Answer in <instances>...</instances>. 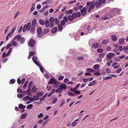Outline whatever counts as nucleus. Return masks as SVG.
<instances>
[{"instance_id": "nucleus-48", "label": "nucleus", "mask_w": 128, "mask_h": 128, "mask_svg": "<svg viewBox=\"0 0 128 128\" xmlns=\"http://www.w3.org/2000/svg\"><path fill=\"white\" fill-rule=\"evenodd\" d=\"M54 21L55 23L56 24H57L59 22L57 18H55Z\"/></svg>"}, {"instance_id": "nucleus-9", "label": "nucleus", "mask_w": 128, "mask_h": 128, "mask_svg": "<svg viewBox=\"0 0 128 128\" xmlns=\"http://www.w3.org/2000/svg\"><path fill=\"white\" fill-rule=\"evenodd\" d=\"M92 48H93L95 49L99 47V44L97 43H94L92 44Z\"/></svg>"}, {"instance_id": "nucleus-55", "label": "nucleus", "mask_w": 128, "mask_h": 128, "mask_svg": "<svg viewBox=\"0 0 128 128\" xmlns=\"http://www.w3.org/2000/svg\"><path fill=\"white\" fill-rule=\"evenodd\" d=\"M49 31V30L48 29H45L44 30V33L47 34L48 32Z\"/></svg>"}, {"instance_id": "nucleus-22", "label": "nucleus", "mask_w": 128, "mask_h": 128, "mask_svg": "<svg viewBox=\"0 0 128 128\" xmlns=\"http://www.w3.org/2000/svg\"><path fill=\"white\" fill-rule=\"evenodd\" d=\"M99 68V66L97 64H96L94 65L93 66L94 68L96 70H97Z\"/></svg>"}, {"instance_id": "nucleus-26", "label": "nucleus", "mask_w": 128, "mask_h": 128, "mask_svg": "<svg viewBox=\"0 0 128 128\" xmlns=\"http://www.w3.org/2000/svg\"><path fill=\"white\" fill-rule=\"evenodd\" d=\"M98 2H100L101 4L102 5V4H104L106 2V0H98Z\"/></svg>"}, {"instance_id": "nucleus-19", "label": "nucleus", "mask_w": 128, "mask_h": 128, "mask_svg": "<svg viewBox=\"0 0 128 128\" xmlns=\"http://www.w3.org/2000/svg\"><path fill=\"white\" fill-rule=\"evenodd\" d=\"M22 38L20 34L18 35L16 37V38L18 42H20V40Z\"/></svg>"}, {"instance_id": "nucleus-52", "label": "nucleus", "mask_w": 128, "mask_h": 128, "mask_svg": "<svg viewBox=\"0 0 128 128\" xmlns=\"http://www.w3.org/2000/svg\"><path fill=\"white\" fill-rule=\"evenodd\" d=\"M42 32V30L41 28H38L37 29V32Z\"/></svg>"}, {"instance_id": "nucleus-7", "label": "nucleus", "mask_w": 128, "mask_h": 128, "mask_svg": "<svg viewBox=\"0 0 128 128\" xmlns=\"http://www.w3.org/2000/svg\"><path fill=\"white\" fill-rule=\"evenodd\" d=\"M115 54L113 53H109L107 55L106 58L109 59H112L114 56Z\"/></svg>"}, {"instance_id": "nucleus-18", "label": "nucleus", "mask_w": 128, "mask_h": 128, "mask_svg": "<svg viewBox=\"0 0 128 128\" xmlns=\"http://www.w3.org/2000/svg\"><path fill=\"white\" fill-rule=\"evenodd\" d=\"M109 41L108 40L106 39V40H104L102 42V43L103 44H108Z\"/></svg>"}, {"instance_id": "nucleus-50", "label": "nucleus", "mask_w": 128, "mask_h": 128, "mask_svg": "<svg viewBox=\"0 0 128 128\" xmlns=\"http://www.w3.org/2000/svg\"><path fill=\"white\" fill-rule=\"evenodd\" d=\"M28 81H26L24 84V85L23 86L24 88H25L26 87V85L28 84Z\"/></svg>"}, {"instance_id": "nucleus-12", "label": "nucleus", "mask_w": 128, "mask_h": 128, "mask_svg": "<svg viewBox=\"0 0 128 128\" xmlns=\"http://www.w3.org/2000/svg\"><path fill=\"white\" fill-rule=\"evenodd\" d=\"M96 83V80H93L92 82H90L88 85V86H93Z\"/></svg>"}, {"instance_id": "nucleus-14", "label": "nucleus", "mask_w": 128, "mask_h": 128, "mask_svg": "<svg viewBox=\"0 0 128 128\" xmlns=\"http://www.w3.org/2000/svg\"><path fill=\"white\" fill-rule=\"evenodd\" d=\"M39 22L40 24L42 25H44V20L41 19L39 20Z\"/></svg>"}, {"instance_id": "nucleus-1", "label": "nucleus", "mask_w": 128, "mask_h": 128, "mask_svg": "<svg viewBox=\"0 0 128 128\" xmlns=\"http://www.w3.org/2000/svg\"><path fill=\"white\" fill-rule=\"evenodd\" d=\"M86 4L87 7L88 8V12H90L94 8L95 6L96 8H98L100 6H102L98 0H94L91 2H88L86 3Z\"/></svg>"}, {"instance_id": "nucleus-4", "label": "nucleus", "mask_w": 128, "mask_h": 128, "mask_svg": "<svg viewBox=\"0 0 128 128\" xmlns=\"http://www.w3.org/2000/svg\"><path fill=\"white\" fill-rule=\"evenodd\" d=\"M66 87V85L64 84H62L60 86V88L56 91V93L58 92L59 93H60L61 92L63 91V89H65Z\"/></svg>"}, {"instance_id": "nucleus-21", "label": "nucleus", "mask_w": 128, "mask_h": 128, "mask_svg": "<svg viewBox=\"0 0 128 128\" xmlns=\"http://www.w3.org/2000/svg\"><path fill=\"white\" fill-rule=\"evenodd\" d=\"M112 40L113 41H116L117 39V38L116 36L114 35H113L111 37Z\"/></svg>"}, {"instance_id": "nucleus-5", "label": "nucleus", "mask_w": 128, "mask_h": 128, "mask_svg": "<svg viewBox=\"0 0 128 128\" xmlns=\"http://www.w3.org/2000/svg\"><path fill=\"white\" fill-rule=\"evenodd\" d=\"M87 4L85 7H84L83 8L81 9L80 10V12L81 15L82 16H84L86 14V8L87 9V11H88V8L87 6Z\"/></svg>"}, {"instance_id": "nucleus-53", "label": "nucleus", "mask_w": 128, "mask_h": 128, "mask_svg": "<svg viewBox=\"0 0 128 128\" xmlns=\"http://www.w3.org/2000/svg\"><path fill=\"white\" fill-rule=\"evenodd\" d=\"M87 71L89 72H92L94 71V70H92L90 68H88L86 69Z\"/></svg>"}, {"instance_id": "nucleus-11", "label": "nucleus", "mask_w": 128, "mask_h": 128, "mask_svg": "<svg viewBox=\"0 0 128 128\" xmlns=\"http://www.w3.org/2000/svg\"><path fill=\"white\" fill-rule=\"evenodd\" d=\"M57 27H55L52 29L51 31L52 33H55L57 31Z\"/></svg>"}, {"instance_id": "nucleus-13", "label": "nucleus", "mask_w": 128, "mask_h": 128, "mask_svg": "<svg viewBox=\"0 0 128 128\" xmlns=\"http://www.w3.org/2000/svg\"><path fill=\"white\" fill-rule=\"evenodd\" d=\"M26 106H23L22 104H20L19 106V108L21 109H24L26 108Z\"/></svg>"}, {"instance_id": "nucleus-63", "label": "nucleus", "mask_w": 128, "mask_h": 128, "mask_svg": "<svg viewBox=\"0 0 128 128\" xmlns=\"http://www.w3.org/2000/svg\"><path fill=\"white\" fill-rule=\"evenodd\" d=\"M61 24L62 25L64 26L65 25V22L64 20H62L61 22Z\"/></svg>"}, {"instance_id": "nucleus-20", "label": "nucleus", "mask_w": 128, "mask_h": 128, "mask_svg": "<svg viewBox=\"0 0 128 128\" xmlns=\"http://www.w3.org/2000/svg\"><path fill=\"white\" fill-rule=\"evenodd\" d=\"M37 90V88L36 87H33L32 90H31V91L32 92V93H34Z\"/></svg>"}, {"instance_id": "nucleus-58", "label": "nucleus", "mask_w": 128, "mask_h": 128, "mask_svg": "<svg viewBox=\"0 0 128 128\" xmlns=\"http://www.w3.org/2000/svg\"><path fill=\"white\" fill-rule=\"evenodd\" d=\"M29 54H30V55L32 56L35 54V52H30Z\"/></svg>"}, {"instance_id": "nucleus-47", "label": "nucleus", "mask_w": 128, "mask_h": 128, "mask_svg": "<svg viewBox=\"0 0 128 128\" xmlns=\"http://www.w3.org/2000/svg\"><path fill=\"white\" fill-rule=\"evenodd\" d=\"M64 78V76H59L58 78V79L59 80H62Z\"/></svg>"}, {"instance_id": "nucleus-59", "label": "nucleus", "mask_w": 128, "mask_h": 128, "mask_svg": "<svg viewBox=\"0 0 128 128\" xmlns=\"http://www.w3.org/2000/svg\"><path fill=\"white\" fill-rule=\"evenodd\" d=\"M101 74L100 72H96L94 73V75L96 76H100Z\"/></svg>"}, {"instance_id": "nucleus-25", "label": "nucleus", "mask_w": 128, "mask_h": 128, "mask_svg": "<svg viewBox=\"0 0 128 128\" xmlns=\"http://www.w3.org/2000/svg\"><path fill=\"white\" fill-rule=\"evenodd\" d=\"M12 50V48H9V50L8 51L7 53L6 56H8L10 54V52H11Z\"/></svg>"}, {"instance_id": "nucleus-31", "label": "nucleus", "mask_w": 128, "mask_h": 128, "mask_svg": "<svg viewBox=\"0 0 128 128\" xmlns=\"http://www.w3.org/2000/svg\"><path fill=\"white\" fill-rule=\"evenodd\" d=\"M36 21V19L34 18L32 22V26H34L35 24Z\"/></svg>"}, {"instance_id": "nucleus-60", "label": "nucleus", "mask_w": 128, "mask_h": 128, "mask_svg": "<svg viewBox=\"0 0 128 128\" xmlns=\"http://www.w3.org/2000/svg\"><path fill=\"white\" fill-rule=\"evenodd\" d=\"M43 121V120H40L38 121L37 124H40L42 123Z\"/></svg>"}, {"instance_id": "nucleus-29", "label": "nucleus", "mask_w": 128, "mask_h": 128, "mask_svg": "<svg viewBox=\"0 0 128 128\" xmlns=\"http://www.w3.org/2000/svg\"><path fill=\"white\" fill-rule=\"evenodd\" d=\"M30 88H28V89L25 92V93H26L28 95H30Z\"/></svg>"}, {"instance_id": "nucleus-33", "label": "nucleus", "mask_w": 128, "mask_h": 128, "mask_svg": "<svg viewBox=\"0 0 128 128\" xmlns=\"http://www.w3.org/2000/svg\"><path fill=\"white\" fill-rule=\"evenodd\" d=\"M58 28L59 30H62V25L60 24H58Z\"/></svg>"}, {"instance_id": "nucleus-56", "label": "nucleus", "mask_w": 128, "mask_h": 128, "mask_svg": "<svg viewBox=\"0 0 128 128\" xmlns=\"http://www.w3.org/2000/svg\"><path fill=\"white\" fill-rule=\"evenodd\" d=\"M29 96H26L23 98V100L24 101H26L28 100Z\"/></svg>"}, {"instance_id": "nucleus-64", "label": "nucleus", "mask_w": 128, "mask_h": 128, "mask_svg": "<svg viewBox=\"0 0 128 128\" xmlns=\"http://www.w3.org/2000/svg\"><path fill=\"white\" fill-rule=\"evenodd\" d=\"M46 88L48 90H49L51 89L52 87L50 86H47Z\"/></svg>"}, {"instance_id": "nucleus-49", "label": "nucleus", "mask_w": 128, "mask_h": 128, "mask_svg": "<svg viewBox=\"0 0 128 128\" xmlns=\"http://www.w3.org/2000/svg\"><path fill=\"white\" fill-rule=\"evenodd\" d=\"M46 96V94L44 95L43 96L41 97V98H40V101H43V100L45 99V97Z\"/></svg>"}, {"instance_id": "nucleus-2", "label": "nucleus", "mask_w": 128, "mask_h": 128, "mask_svg": "<svg viewBox=\"0 0 128 128\" xmlns=\"http://www.w3.org/2000/svg\"><path fill=\"white\" fill-rule=\"evenodd\" d=\"M59 84V82L57 81L56 80L53 78H51L48 82L49 84H52L56 86H57Z\"/></svg>"}, {"instance_id": "nucleus-46", "label": "nucleus", "mask_w": 128, "mask_h": 128, "mask_svg": "<svg viewBox=\"0 0 128 128\" xmlns=\"http://www.w3.org/2000/svg\"><path fill=\"white\" fill-rule=\"evenodd\" d=\"M25 41V39L24 38H22L20 40V41L21 44H23L24 43Z\"/></svg>"}, {"instance_id": "nucleus-54", "label": "nucleus", "mask_w": 128, "mask_h": 128, "mask_svg": "<svg viewBox=\"0 0 128 128\" xmlns=\"http://www.w3.org/2000/svg\"><path fill=\"white\" fill-rule=\"evenodd\" d=\"M76 17H79L81 16V14L80 12H76Z\"/></svg>"}, {"instance_id": "nucleus-40", "label": "nucleus", "mask_w": 128, "mask_h": 128, "mask_svg": "<svg viewBox=\"0 0 128 128\" xmlns=\"http://www.w3.org/2000/svg\"><path fill=\"white\" fill-rule=\"evenodd\" d=\"M54 19L53 17H51L50 18L49 20L50 22L53 23L54 21Z\"/></svg>"}, {"instance_id": "nucleus-27", "label": "nucleus", "mask_w": 128, "mask_h": 128, "mask_svg": "<svg viewBox=\"0 0 128 128\" xmlns=\"http://www.w3.org/2000/svg\"><path fill=\"white\" fill-rule=\"evenodd\" d=\"M84 58L83 56H79L78 57L77 59L79 60H83L84 59Z\"/></svg>"}, {"instance_id": "nucleus-38", "label": "nucleus", "mask_w": 128, "mask_h": 128, "mask_svg": "<svg viewBox=\"0 0 128 128\" xmlns=\"http://www.w3.org/2000/svg\"><path fill=\"white\" fill-rule=\"evenodd\" d=\"M52 90V91L48 95V96H50L52 94L54 93V92H55L54 90Z\"/></svg>"}, {"instance_id": "nucleus-6", "label": "nucleus", "mask_w": 128, "mask_h": 128, "mask_svg": "<svg viewBox=\"0 0 128 128\" xmlns=\"http://www.w3.org/2000/svg\"><path fill=\"white\" fill-rule=\"evenodd\" d=\"M36 44L35 41L33 39H30L29 42H28V44L29 47L32 48L34 47Z\"/></svg>"}, {"instance_id": "nucleus-35", "label": "nucleus", "mask_w": 128, "mask_h": 128, "mask_svg": "<svg viewBox=\"0 0 128 128\" xmlns=\"http://www.w3.org/2000/svg\"><path fill=\"white\" fill-rule=\"evenodd\" d=\"M34 62L38 66H40V64L37 61H34Z\"/></svg>"}, {"instance_id": "nucleus-41", "label": "nucleus", "mask_w": 128, "mask_h": 128, "mask_svg": "<svg viewBox=\"0 0 128 128\" xmlns=\"http://www.w3.org/2000/svg\"><path fill=\"white\" fill-rule=\"evenodd\" d=\"M112 78V77L110 76H107L104 78L103 79V80H106L111 79Z\"/></svg>"}, {"instance_id": "nucleus-16", "label": "nucleus", "mask_w": 128, "mask_h": 128, "mask_svg": "<svg viewBox=\"0 0 128 128\" xmlns=\"http://www.w3.org/2000/svg\"><path fill=\"white\" fill-rule=\"evenodd\" d=\"M124 38H121L119 40V42L121 44H124Z\"/></svg>"}, {"instance_id": "nucleus-24", "label": "nucleus", "mask_w": 128, "mask_h": 128, "mask_svg": "<svg viewBox=\"0 0 128 128\" xmlns=\"http://www.w3.org/2000/svg\"><path fill=\"white\" fill-rule=\"evenodd\" d=\"M35 6V4L34 3L32 5V7L30 10V11L32 12L34 9V6Z\"/></svg>"}, {"instance_id": "nucleus-23", "label": "nucleus", "mask_w": 128, "mask_h": 128, "mask_svg": "<svg viewBox=\"0 0 128 128\" xmlns=\"http://www.w3.org/2000/svg\"><path fill=\"white\" fill-rule=\"evenodd\" d=\"M34 100H40L39 99V96H38L36 95L33 96Z\"/></svg>"}, {"instance_id": "nucleus-28", "label": "nucleus", "mask_w": 128, "mask_h": 128, "mask_svg": "<svg viewBox=\"0 0 128 128\" xmlns=\"http://www.w3.org/2000/svg\"><path fill=\"white\" fill-rule=\"evenodd\" d=\"M11 42L12 43V45L14 46H17V42L16 41H11Z\"/></svg>"}, {"instance_id": "nucleus-51", "label": "nucleus", "mask_w": 128, "mask_h": 128, "mask_svg": "<svg viewBox=\"0 0 128 128\" xmlns=\"http://www.w3.org/2000/svg\"><path fill=\"white\" fill-rule=\"evenodd\" d=\"M33 82L32 81H30L29 84L28 85V88H30V87L31 86L32 84V83Z\"/></svg>"}, {"instance_id": "nucleus-32", "label": "nucleus", "mask_w": 128, "mask_h": 128, "mask_svg": "<svg viewBox=\"0 0 128 128\" xmlns=\"http://www.w3.org/2000/svg\"><path fill=\"white\" fill-rule=\"evenodd\" d=\"M104 54L103 53H100L98 54L99 57L100 58H102L104 57Z\"/></svg>"}, {"instance_id": "nucleus-43", "label": "nucleus", "mask_w": 128, "mask_h": 128, "mask_svg": "<svg viewBox=\"0 0 128 128\" xmlns=\"http://www.w3.org/2000/svg\"><path fill=\"white\" fill-rule=\"evenodd\" d=\"M103 51V50L102 48H99L97 50V52L98 53L102 52Z\"/></svg>"}, {"instance_id": "nucleus-61", "label": "nucleus", "mask_w": 128, "mask_h": 128, "mask_svg": "<svg viewBox=\"0 0 128 128\" xmlns=\"http://www.w3.org/2000/svg\"><path fill=\"white\" fill-rule=\"evenodd\" d=\"M32 59L34 62V60L36 61V60L37 59V58L36 56H34L32 57Z\"/></svg>"}, {"instance_id": "nucleus-36", "label": "nucleus", "mask_w": 128, "mask_h": 128, "mask_svg": "<svg viewBox=\"0 0 128 128\" xmlns=\"http://www.w3.org/2000/svg\"><path fill=\"white\" fill-rule=\"evenodd\" d=\"M12 46V44L9 43L6 46V49H8V48L10 47H11Z\"/></svg>"}, {"instance_id": "nucleus-37", "label": "nucleus", "mask_w": 128, "mask_h": 128, "mask_svg": "<svg viewBox=\"0 0 128 128\" xmlns=\"http://www.w3.org/2000/svg\"><path fill=\"white\" fill-rule=\"evenodd\" d=\"M33 107V105L32 104H30L28 105L27 106V108L30 109L32 108Z\"/></svg>"}, {"instance_id": "nucleus-39", "label": "nucleus", "mask_w": 128, "mask_h": 128, "mask_svg": "<svg viewBox=\"0 0 128 128\" xmlns=\"http://www.w3.org/2000/svg\"><path fill=\"white\" fill-rule=\"evenodd\" d=\"M72 16L73 17V18H74V19H75L76 18V13H73L72 14Z\"/></svg>"}, {"instance_id": "nucleus-3", "label": "nucleus", "mask_w": 128, "mask_h": 128, "mask_svg": "<svg viewBox=\"0 0 128 128\" xmlns=\"http://www.w3.org/2000/svg\"><path fill=\"white\" fill-rule=\"evenodd\" d=\"M31 26V24L30 22H28L27 24L24 25L22 29L23 31L25 32L26 30L28 31L30 30Z\"/></svg>"}, {"instance_id": "nucleus-17", "label": "nucleus", "mask_w": 128, "mask_h": 128, "mask_svg": "<svg viewBox=\"0 0 128 128\" xmlns=\"http://www.w3.org/2000/svg\"><path fill=\"white\" fill-rule=\"evenodd\" d=\"M68 18L69 20L70 21H72L74 19L72 16L71 15H69L68 16Z\"/></svg>"}, {"instance_id": "nucleus-45", "label": "nucleus", "mask_w": 128, "mask_h": 128, "mask_svg": "<svg viewBox=\"0 0 128 128\" xmlns=\"http://www.w3.org/2000/svg\"><path fill=\"white\" fill-rule=\"evenodd\" d=\"M65 102L64 100H62V103L61 104H60V105L59 107H60L61 106H62L63 105L65 104Z\"/></svg>"}, {"instance_id": "nucleus-62", "label": "nucleus", "mask_w": 128, "mask_h": 128, "mask_svg": "<svg viewBox=\"0 0 128 128\" xmlns=\"http://www.w3.org/2000/svg\"><path fill=\"white\" fill-rule=\"evenodd\" d=\"M68 94L69 96H74V94L73 93L71 92H68Z\"/></svg>"}, {"instance_id": "nucleus-10", "label": "nucleus", "mask_w": 128, "mask_h": 128, "mask_svg": "<svg viewBox=\"0 0 128 128\" xmlns=\"http://www.w3.org/2000/svg\"><path fill=\"white\" fill-rule=\"evenodd\" d=\"M50 24V23L49 20H46L45 22V26L46 27L48 28L49 27Z\"/></svg>"}, {"instance_id": "nucleus-30", "label": "nucleus", "mask_w": 128, "mask_h": 128, "mask_svg": "<svg viewBox=\"0 0 128 128\" xmlns=\"http://www.w3.org/2000/svg\"><path fill=\"white\" fill-rule=\"evenodd\" d=\"M27 114H24L22 115L21 116V119H24L26 118V116Z\"/></svg>"}, {"instance_id": "nucleus-42", "label": "nucleus", "mask_w": 128, "mask_h": 128, "mask_svg": "<svg viewBox=\"0 0 128 128\" xmlns=\"http://www.w3.org/2000/svg\"><path fill=\"white\" fill-rule=\"evenodd\" d=\"M74 93L75 94H81V93L80 92V90H74Z\"/></svg>"}, {"instance_id": "nucleus-34", "label": "nucleus", "mask_w": 128, "mask_h": 128, "mask_svg": "<svg viewBox=\"0 0 128 128\" xmlns=\"http://www.w3.org/2000/svg\"><path fill=\"white\" fill-rule=\"evenodd\" d=\"M44 116V115L42 113H40V114L38 115V118H42Z\"/></svg>"}, {"instance_id": "nucleus-15", "label": "nucleus", "mask_w": 128, "mask_h": 128, "mask_svg": "<svg viewBox=\"0 0 128 128\" xmlns=\"http://www.w3.org/2000/svg\"><path fill=\"white\" fill-rule=\"evenodd\" d=\"M38 38H41L43 35L44 33L42 32L38 33Z\"/></svg>"}, {"instance_id": "nucleus-8", "label": "nucleus", "mask_w": 128, "mask_h": 128, "mask_svg": "<svg viewBox=\"0 0 128 128\" xmlns=\"http://www.w3.org/2000/svg\"><path fill=\"white\" fill-rule=\"evenodd\" d=\"M115 9H113L112 10H111L108 13V15L110 17H112L115 15Z\"/></svg>"}, {"instance_id": "nucleus-44", "label": "nucleus", "mask_w": 128, "mask_h": 128, "mask_svg": "<svg viewBox=\"0 0 128 128\" xmlns=\"http://www.w3.org/2000/svg\"><path fill=\"white\" fill-rule=\"evenodd\" d=\"M101 19H103L104 20H106L107 19H108V18L107 17H106L105 16H102L101 18Z\"/></svg>"}, {"instance_id": "nucleus-57", "label": "nucleus", "mask_w": 128, "mask_h": 128, "mask_svg": "<svg viewBox=\"0 0 128 128\" xmlns=\"http://www.w3.org/2000/svg\"><path fill=\"white\" fill-rule=\"evenodd\" d=\"M64 19L65 22H67L68 21V18L67 16H64Z\"/></svg>"}]
</instances>
